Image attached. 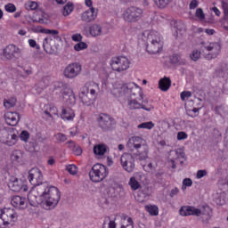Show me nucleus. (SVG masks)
<instances>
[{"mask_svg": "<svg viewBox=\"0 0 228 228\" xmlns=\"http://www.w3.org/2000/svg\"><path fill=\"white\" fill-rule=\"evenodd\" d=\"M4 120L7 126H15L19 124V120H20V115L18 112L7 111L4 114Z\"/></svg>", "mask_w": 228, "mask_h": 228, "instance_id": "19", "label": "nucleus"}, {"mask_svg": "<svg viewBox=\"0 0 228 228\" xmlns=\"http://www.w3.org/2000/svg\"><path fill=\"white\" fill-rule=\"evenodd\" d=\"M193 181L191 178H184L183 181L182 190H186V187L192 186Z\"/></svg>", "mask_w": 228, "mask_h": 228, "instance_id": "50", "label": "nucleus"}, {"mask_svg": "<svg viewBox=\"0 0 228 228\" xmlns=\"http://www.w3.org/2000/svg\"><path fill=\"white\" fill-rule=\"evenodd\" d=\"M11 204L16 209H26V208H28V200L24 197L13 196Z\"/></svg>", "mask_w": 228, "mask_h": 228, "instance_id": "20", "label": "nucleus"}, {"mask_svg": "<svg viewBox=\"0 0 228 228\" xmlns=\"http://www.w3.org/2000/svg\"><path fill=\"white\" fill-rule=\"evenodd\" d=\"M111 94L114 97H122L123 95H126V85L119 87H114Z\"/></svg>", "mask_w": 228, "mask_h": 228, "instance_id": "33", "label": "nucleus"}, {"mask_svg": "<svg viewBox=\"0 0 228 228\" xmlns=\"http://www.w3.org/2000/svg\"><path fill=\"white\" fill-rule=\"evenodd\" d=\"M156 6L159 7L160 10H165L168 4H170L171 0H153Z\"/></svg>", "mask_w": 228, "mask_h": 228, "instance_id": "35", "label": "nucleus"}, {"mask_svg": "<svg viewBox=\"0 0 228 228\" xmlns=\"http://www.w3.org/2000/svg\"><path fill=\"white\" fill-rule=\"evenodd\" d=\"M205 33H207V35H215V29L207 28V29H205Z\"/></svg>", "mask_w": 228, "mask_h": 228, "instance_id": "63", "label": "nucleus"}, {"mask_svg": "<svg viewBox=\"0 0 228 228\" xmlns=\"http://www.w3.org/2000/svg\"><path fill=\"white\" fill-rule=\"evenodd\" d=\"M216 74L219 77H227L228 76V66L225 63H221L220 67L216 69Z\"/></svg>", "mask_w": 228, "mask_h": 228, "instance_id": "29", "label": "nucleus"}, {"mask_svg": "<svg viewBox=\"0 0 228 228\" xmlns=\"http://www.w3.org/2000/svg\"><path fill=\"white\" fill-rule=\"evenodd\" d=\"M71 40H73V42H81L83 40V36L81 34H74L71 37Z\"/></svg>", "mask_w": 228, "mask_h": 228, "instance_id": "54", "label": "nucleus"}, {"mask_svg": "<svg viewBox=\"0 0 228 228\" xmlns=\"http://www.w3.org/2000/svg\"><path fill=\"white\" fill-rule=\"evenodd\" d=\"M97 92H99V84L95 82H87L79 94V99L86 106L94 104L97 100Z\"/></svg>", "mask_w": 228, "mask_h": 228, "instance_id": "3", "label": "nucleus"}, {"mask_svg": "<svg viewBox=\"0 0 228 228\" xmlns=\"http://www.w3.org/2000/svg\"><path fill=\"white\" fill-rule=\"evenodd\" d=\"M8 186L12 191H20V190H22V182L19 179H15L14 181L10 182Z\"/></svg>", "mask_w": 228, "mask_h": 228, "instance_id": "31", "label": "nucleus"}, {"mask_svg": "<svg viewBox=\"0 0 228 228\" xmlns=\"http://www.w3.org/2000/svg\"><path fill=\"white\" fill-rule=\"evenodd\" d=\"M81 19L84 22H92L97 19V13L95 12V8L92 7L89 10L82 13Z\"/></svg>", "mask_w": 228, "mask_h": 228, "instance_id": "22", "label": "nucleus"}, {"mask_svg": "<svg viewBox=\"0 0 228 228\" xmlns=\"http://www.w3.org/2000/svg\"><path fill=\"white\" fill-rule=\"evenodd\" d=\"M72 12H74V4H73L72 3H68V4L63 7L62 15H64V17H67V16H69V14H71Z\"/></svg>", "mask_w": 228, "mask_h": 228, "instance_id": "34", "label": "nucleus"}, {"mask_svg": "<svg viewBox=\"0 0 228 228\" xmlns=\"http://www.w3.org/2000/svg\"><path fill=\"white\" fill-rule=\"evenodd\" d=\"M182 101H186V99H190L191 97V91H183L180 94Z\"/></svg>", "mask_w": 228, "mask_h": 228, "instance_id": "51", "label": "nucleus"}, {"mask_svg": "<svg viewBox=\"0 0 228 228\" xmlns=\"http://www.w3.org/2000/svg\"><path fill=\"white\" fill-rule=\"evenodd\" d=\"M61 118L62 120H74L76 118V112L69 107H63L61 113Z\"/></svg>", "mask_w": 228, "mask_h": 228, "instance_id": "23", "label": "nucleus"}, {"mask_svg": "<svg viewBox=\"0 0 228 228\" xmlns=\"http://www.w3.org/2000/svg\"><path fill=\"white\" fill-rule=\"evenodd\" d=\"M176 138L179 142H181V140H186L188 139V134L185 132H178Z\"/></svg>", "mask_w": 228, "mask_h": 228, "instance_id": "52", "label": "nucleus"}, {"mask_svg": "<svg viewBox=\"0 0 228 228\" xmlns=\"http://www.w3.org/2000/svg\"><path fill=\"white\" fill-rule=\"evenodd\" d=\"M38 32L39 33H44L45 35H52L53 37H56V35L60 34V32L58 30L44 28L42 27H40L38 28Z\"/></svg>", "mask_w": 228, "mask_h": 228, "instance_id": "36", "label": "nucleus"}, {"mask_svg": "<svg viewBox=\"0 0 228 228\" xmlns=\"http://www.w3.org/2000/svg\"><path fill=\"white\" fill-rule=\"evenodd\" d=\"M208 175V171L206 170H198L196 177L197 179H202V177H206Z\"/></svg>", "mask_w": 228, "mask_h": 228, "instance_id": "53", "label": "nucleus"}, {"mask_svg": "<svg viewBox=\"0 0 228 228\" xmlns=\"http://www.w3.org/2000/svg\"><path fill=\"white\" fill-rule=\"evenodd\" d=\"M121 228H134L133 218L128 216L123 215L121 216Z\"/></svg>", "mask_w": 228, "mask_h": 228, "instance_id": "26", "label": "nucleus"}, {"mask_svg": "<svg viewBox=\"0 0 228 228\" xmlns=\"http://www.w3.org/2000/svg\"><path fill=\"white\" fill-rule=\"evenodd\" d=\"M61 199V193L60 190L54 186L47 189L46 196H45V206L46 209H54L58 206V202Z\"/></svg>", "mask_w": 228, "mask_h": 228, "instance_id": "7", "label": "nucleus"}, {"mask_svg": "<svg viewBox=\"0 0 228 228\" xmlns=\"http://www.w3.org/2000/svg\"><path fill=\"white\" fill-rule=\"evenodd\" d=\"M27 10H37L38 8V4L37 2L28 1L25 4Z\"/></svg>", "mask_w": 228, "mask_h": 228, "instance_id": "45", "label": "nucleus"}, {"mask_svg": "<svg viewBox=\"0 0 228 228\" xmlns=\"http://www.w3.org/2000/svg\"><path fill=\"white\" fill-rule=\"evenodd\" d=\"M11 159H12V161L20 163V159H22V151H20L19 150L12 151Z\"/></svg>", "mask_w": 228, "mask_h": 228, "instance_id": "37", "label": "nucleus"}, {"mask_svg": "<svg viewBox=\"0 0 228 228\" xmlns=\"http://www.w3.org/2000/svg\"><path fill=\"white\" fill-rule=\"evenodd\" d=\"M110 66L111 70L114 72H117L118 74H124V72L129 70L131 61L126 56H115L110 59Z\"/></svg>", "mask_w": 228, "mask_h": 228, "instance_id": "5", "label": "nucleus"}, {"mask_svg": "<svg viewBox=\"0 0 228 228\" xmlns=\"http://www.w3.org/2000/svg\"><path fill=\"white\" fill-rule=\"evenodd\" d=\"M195 17L200 20H204V19H206V14L204 13V10H202V8H198L195 12Z\"/></svg>", "mask_w": 228, "mask_h": 228, "instance_id": "44", "label": "nucleus"}, {"mask_svg": "<svg viewBox=\"0 0 228 228\" xmlns=\"http://www.w3.org/2000/svg\"><path fill=\"white\" fill-rule=\"evenodd\" d=\"M28 181L32 186H37V184H42L44 181V175L42 171L38 167H33L28 171Z\"/></svg>", "mask_w": 228, "mask_h": 228, "instance_id": "15", "label": "nucleus"}, {"mask_svg": "<svg viewBox=\"0 0 228 228\" xmlns=\"http://www.w3.org/2000/svg\"><path fill=\"white\" fill-rule=\"evenodd\" d=\"M3 56L6 60H13L20 58V49L17 47L15 45H8L3 50Z\"/></svg>", "mask_w": 228, "mask_h": 228, "instance_id": "14", "label": "nucleus"}, {"mask_svg": "<svg viewBox=\"0 0 228 228\" xmlns=\"http://www.w3.org/2000/svg\"><path fill=\"white\" fill-rule=\"evenodd\" d=\"M15 104H17V99H15V98H11V99L4 101V108H7L8 110L10 108H13V106H15Z\"/></svg>", "mask_w": 228, "mask_h": 228, "instance_id": "39", "label": "nucleus"}, {"mask_svg": "<svg viewBox=\"0 0 228 228\" xmlns=\"http://www.w3.org/2000/svg\"><path fill=\"white\" fill-rule=\"evenodd\" d=\"M82 70L83 66L79 62H71L65 67L63 76L66 77L67 79H76L77 76L81 75Z\"/></svg>", "mask_w": 228, "mask_h": 228, "instance_id": "10", "label": "nucleus"}, {"mask_svg": "<svg viewBox=\"0 0 228 228\" xmlns=\"http://www.w3.org/2000/svg\"><path fill=\"white\" fill-rule=\"evenodd\" d=\"M172 86V80L168 77H164L159 81V88L161 92H168Z\"/></svg>", "mask_w": 228, "mask_h": 228, "instance_id": "24", "label": "nucleus"}, {"mask_svg": "<svg viewBox=\"0 0 228 228\" xmlns=\"http://www.w3.org/2000/svg\"><path fill=\"white\" fill-rule=\"evenodd\" d=\"M110 175V169L102 164H94L90 172L89 178L92 183H102Z\"/></svg>", "mask_w": 228, "mask_h": 228, "instance_id": "4", "label": "nucleus"}, {"mask_svg": "<svg viewBox=\"0 0 228 228\" xmlns=\"http://www.w3.org/2000/svg\"><path fill=\"white\" fill-rule=\"evenodd\" d=\"M30 136H31V134H29V132H28V130L21 131V133L20 134V138L21 142H25V143H27V142H29Z\"/></svg>", "mask_w": 228, "mask_h": 228, "instance_id": "40", "label": "nucleus"}, {"mask_svg": "<svg viewBox=\"0 0 228 228\" xmlns=\"http://www.w3.org/2000/svg\"><path fill=\"white\" fill-rule=\"evenodd\" d=\"M75 51H85V49H88V45L86 43L80 41L74 45Z\"/></svg>", "mask_w": 228, "mask_h": 228, "instance_id": "41", "label": "nucleus"}, {"mask_svg": "<svg viewBox=\"0 0 228 228\" xmlns=\"http://www.w3.org/2000/svg\"><path fill=\"white\" fill-rule=\"evenodd\" d=\"M128 110H145V111H152L154 107H146L143 105V99L140 98H130L127 102Z\"/></svg>", "mask_w": 228, "mask_h": 228, "instance_id": "16", "label": "nucleus"}, {"mask_svg": "<svg viewBox=\"0 0 228 228\" xmlns=\"http://www.w3.org/2000/svg\"><path fill=\"white\" fill-rule=\"evenodd\" d=\"M109 228H117V223H115V221H110L109 223Z\"/></svg>", "mask_w": 228, "mask_h": 228, "instance_id": "64", "label": "nucleus"}, {"mask_svg": "<svg viewBox=\"0 0 228 228\" xmlns=\"http://www.w3.org/2000/svg\"><path fill=\"white\" fill-rule=\"evenodd\" d=\"M175 195H179V188H177V187H175L174 189H172V190L170 191V193H169V196H170L171 198L175 197Z\"/></svg>", "mask_w": 228, "mask_h": 228, "instance_id": "59", "label": "nucleus"}, {"mask_svg": "<svg viewBox=\"0 0 228 228\" xmlns=\"http://www.w3.org/2000/svg\"><path fill=\"white\" fill-rule=\"evenodd\" d=\"M121 167L126 171L131 174L134 172L136 164L134 163V157L129 153H124L120 158Z\"/></svg>", "mask_w": 228, "mask_h": 228, "instance_id": "13", "label": "nucleus"}, {"mask_svg": "<svg viewBox=\"0 0 228 228\" xmlns=\"http://www.w3.org/2000/svg\"><path fill=\"white\" fill-rule=\"evenodd\" d=\"M28 45L30 47L40 49V45H37V41L35 39H28Z\"/></svg>", "mask_w": 228, "mask_h": 228, "instance_id": "57", "label": "nucleus"}, {"mask_svg": "<svg viewBox=\"0 0 228 228\" xmlns=\"http://www.w3.org/2000/svg\"><path fill=\"white\" fill-rule=\"evenodd\" d=\"M200 215H205V216H208V218H210V216H212L213 215L211 208H209L208 206H203V210L201 211Z\"/></svg>", "mask_w": 228, "mask_h": 228, "instance_id": "47", "label": "nucleus"}, {"mask_svg": "<svg viewBox=\"0 0 228 228\" xmlns=\"http://www.w3.org/2000/svg\"><path fill=\"white\" fill-rule=\"evenodd\" d=\"M63 100L69 106H74L76 104V94L72 89H67L62 93Z\"/></svg>", "mask_w": 228, "mask_h": 228, "instance_id": "21", "label": "nucleus"}, {"mask_svg": "<svg viewBox=\"0 0 228 228\" xmlns=\"http://www.w3.org/2000/svg\"><path fill=\"white\" fill-rule=\"evenodd\" d=\"M0 211L2 213V217L5 220L8 225L13 224L18 218L17 211L13 208H1Z\"/></svg>", "mask_w": 228, "mask_h": 228, "instance_id": "17", "label": "nucleus"}, {"mask_svg": "<svg viewBox=\"0 0 228 228\" xmlns=\"http://www.w3.org/2000/svg\"><path fill=\"white\" fill-rule=\"evenodd\" d=\"M176 156L178 159H184V151H183L181 150H177Z\"/></svg>", "mask_w": 228, "mask_h": 228, "instance_id": "60", "label": "nucleus"}, {"mask_svg": "<svg viewBox=\"0 0 228 228\" xmlns=\"http://www.w3.org/2000/svg\"><path fill=\"white\" fill-rule=\"evenodd\" d=\"M190 57H191V60H192V61H197V60L200 58V51L193 50Z\"/></svg>", "mask_w": 228, "mask_h": 228, "instance_id": "48", "label": "nucleus"}, {"mask_svg": "<svg viewBox=\"0 0 228 228\" xmlns=\"http://www.w3.org/2000/svg\"><path fill=\"white\" fill-rule=\"evenodd\" d=\"M127 149L134 152L140 161H145L149 158V144L147 141L141 136H133L131 137L127 143Z\"/></svg>", "mask_w": 228, "mask_h": 228, "instance_id": "2", "label": "nucleus"}, {"mask_svg": "<svg viewBox=\"0 0 228 228\" xmlns=\"http://www.w3.org/2000/svg\"><path fill=\"white\" fill-rule=\"evenodd\" d=\"M180 61H181V56L177 53H175L169 57V61L170 63H173V65L179 63Z\"/></svg>", "mask_w": 228, "mask_h": 228, "instance_id": "46", "label": "nucleus"}, {"mask_svg": "<svg viewBox=\"0 0 228 228\" xmlns=\"http://www.w3.org/2000/svg\"><path fill=\"white\" fill-rule=\"evenodd\" d=\"M142 40L147 42L146 51L150 54H158L163 50V37L156 30H145L141 35Z\"/></svg>", "mask_w": 228, "mask_h": 228, "instance_id": "1", "label": "nucleus"}, {"mask_svg": "<svg viewBox=\"0 0 228 228\" xmlns=\"http://www.w3.org/2000/svg\"><path fill=\"white\" fill-rule=\"evenodd\" d=\"M179 213L181 216H200L202 210L193 206H183L181 207Z\"/></svg>", "mask_w": 228, "mask_h": 228, "instance_id": "18", "label": "nucleus"}, {"mask_svg": "<svg viewBox=\"0 0 228 228\" xmlns=\"http://www.w3.org/2000/svg\"><path fill=\"white\" fill-rule=\"evenodd\" d=\"M94 152L96 156H104L108 152V146L102 143L95 145L94 147Z\"/></svg>", "mask_w": 228, "mask_h": 228, "instance_id": "28", "label": "nucleus"}, {"mask_svg": "<svg viewBox=\"0 0 228 228\" xmlns=\"http://www.w3.org/2000/svg\"><path fill=\"white\" fill-rule=\"evenodd\" d=\"M154 126H156L152 121H148L144 123H141L137 126L138 129H153Z\"/></svg>", "mask_w": 228, "mask_h": 228, "instance_id": "38", "label": "nucleus"}, {"mask_svg": "<svg viewBox=\"0 0 228 228\" xmlns=\"http://www.w3.org/2000/svg\"><path fill=\"white\" fill-rule=\"evenodd\" d=\"M6 225H8V224H7L6 221L4 220V218H3V213L0 210V228L6 227Z\"/></svg>", "mask_w": 228, "mask_h": 228, "instance_id": "58", "label": "nucleus"}, {"mask_svg": "<svg viewBox=\"0 0 228 228\" xmlns=\"http://www.w3.org/2000/svg\"><path fill=\"white\" fill-rule=\"evenodd\" d=\"M128 185L131 188L132 191H136V190H140L142 188V184L138 180H136V177L132 176L128 182Z\"/></svg>", "mask_w": 228, "mask_h": 228, "instance_id": "32", "label": "nucleus"}, {"mask_svg": "<svg viewBox=\"0 0 228 228\" xmlns=\"http://www.w3.org/2000/svg\"><path fill=\"white\" fill-rule=\"evenodd\" d=\"M73 154H75V156H81V154H83V150L80 146H75L73 148Z\"/></svg>", "mask_w": 228, "mask_h": 228, "instance_id": "55", "label": "nucleus"}, {"mask_svg": "<svg viewBox=\"0 0 228 228\" xmlns=\"http://www.w3.org/2000/svg\"><path fill=\"white\" fill-rule=\"evenodd\" d=\"M208 53L205 54L206 60H215V58L218 57V54L222 53V44L220 42H213L206 45L205 46Z\"/></svg>", "mask_w": 228, "mask_h": 228, "instance_id": "11", "label": "nucleus"}, {"mask_svg": "<svg viewBox=\"0 0 228 228\" xmlns=\"http://www.w3.org/2000/svg\"><path fill=\"white\" fill-rule=\"evenodd\" d=\"M212 11L214 12L215 15H216V17H220L222 12H220L219 9H217V7H213Z\"/></svg>", "mask_w": 228, "mask_h": 228, "instance_id": "61", "label": "nucleus"}, {"mask_svg": "<svg viewBox=\"0 0 228 228\" xmlns=\"http://www.w3.org/2000/svg\"><path fill=\"white\" fill-rule=\"evenodd\" d=\"M198 6H199V1L197 0H191L189 4L190 10H195V8H197Z\"/></svg>", "mask_w": 228, "mask_h": 228, "instance_id": "56", "label": "nucleus"}, {"mask_svg": "<svg viewBox=\"0 0 228 228\" xmlns=\"http://www.w3.org/2000/svg\"><path fill=\"white\" fill-rule=\"evenodd\" d=\"M85 3L88 8H94V2H92V0H86Z\"/></svg>", "mask_w": 228, "mask_h": 228, "instance_id": "62", "label": "nucleus"}, {"mask_svg": "<svg viewBox=\"0 0 228 228\" xmlns=\"http://www.w3.org/2000/svg\"><path fill=\"white\" fill-rule=\"evenodd\" d=\"M54 136L55 140H57V142H60L61 143H63V142H67V135L65 134L58 133Z\"/></svg>", "mask_w": 228, "mask_h": 228, "instance_id": "49", "label": "nucleus"}, {"mask_svg": "<svg viewBox=\"0 0 228 228\" xmlns=\"http://www.w3.org/2000/svg\"><path fill=\"white\" fill-rule=\"evenodd\" d=\"M144 209L145 212L150 215V216H158V215H159V208L157 205H146Z\"/></svg>", "mask_w": 228, "mask_h": 228, "instance_id": "27", "label": "nucleus"}, {"mask_svg": "<svg viewBox=\"0 0 228 228\" xmlns=\"http://www.w3.org/2000/svg\"><path fill=\"white\" fill-rule=\"evenodd\" d=\"M45 113L50 118H53V117H58V108L54 105H47L45 107Z\"/></svg>", "mask_w": 228, "mask_h": 228, "instance_id": "30", "label": "nucleus"}, {"mask_svg": "<svg viewBox=\"0 0 228 228\" xmlns=\"http://www.w3.org/2000/svg\"><path fill=\"white\" fill-rule=\"evenodd\" d=\"M122 17L126 22H130L131 24L138 22L143 17V9L132 6L124 11Z\"/></svg>", "mask_w": 228, "mask_h": 228, "instance_id": "8", "label": "nucleus"}, {"mask_svg": "<svg viewBox=\"0 0 228 228\" xmlns=\"http://www.w3.org/2000/svg\"><path fill=\"white\" fill-rule=\"evenodd\" d=\"M36 188V191H30L28 194V201L30 202L31 206L35 204V202H37V197H41L42 199H45L47 195V190H49V187H47V184L44 183L43 182L39 184L33 185Z\"/></svg>", "mask_w": 228, "mask_h": 228, "instance_id": "9", "label": "nucleus"}, {"mask_svg": "<svg viewBox=\"0 0 228 228\" xmlns=\"http://www.w3.org/2000/svg\"><path fill=\"white\" fill-rule=\"evenodd\" d=\"M95 120L98 127L103 132L113 131L117 127V120L109 114L100 113L96 115Z\"/></svg>", "mask_w": 228, "mask_h": 228, "instance_id": "6", "label": "nucleus"}, {"mask_svg": "<svg viewBox=\"0 0 228 228\" xmlns=\"http://www.w3.org/2000/svg\"><path fill=\"white\" fill-rule=\"evenodd\" d=\"M89 34L91 37H97L102 35V27L97 23H94L89 27Z\"/></svg>", "mask_w": 228, "mask_h": 228, "instance_id": "25", "label": "nucleus"}, {"mask_svg": "<svg viewBox=\"0 0 228 228\" xmlns=\"http://www.w3.org/2000/svg\"><path fill=\"white\" fill-rule=\"evenodd\" d=\"M4 10L8 13H15V12H17V7L15 6V4L9 3L4 5Z\"/></svg>", "mask_w": 228, "mask_h": 228, "instance_id": "42", "label": "nucleus"}, {"mask_svg": "<svg viewBox=\"0 0 228 228\" xmlns=\"http://www.w3.org/2000/svg\"><path fill=\"white\" fill-rule=\"evenodd\" d=\"M125 95H129L130 99H143V92L142 87L136 85V83L132 82L126 85V94Z\"/></svg>", "mask_w": 228, "mask_h": 228, "instance_id": "12", "label": "nucleus"}, {"mask_svg": "<svg viewBox=\"0 0 228 228\" xmlns=\"http://www.w3.org/2000/svg\"><path fill=\"white\" fill-rule=\"evenodd\" d=\"M66 170L71 175H76V174H77V167L76 165H74V164L67 166Z\"/></svg>", "mask_w": 228, "mask_h": 228, "instance_id": "43", "label": "nucleus"}]
</instances>
